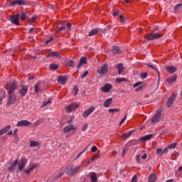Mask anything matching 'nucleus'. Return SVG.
I'll list each match as a JSON object with an SVG mask.
<instances>
[{"mask_svg": "<svg viewBox=\"0 0 182 182\" xmlns=\"http://www.w3.org/2000/svg\"><path fill=\"white\" fill-rule=\"evenodd\" d=\"M16 90V82L13 81L12 84L9 86L8 89V93L9 95V102H7L8 105H14V102L16 100L15 97V90Z\"/></svg>", "mask_w": 182, "mask_h": 182, "instance_id": "obj_1", "label": "nucleus"}, {"mask_svg": "<svg viewBox=\"0 0 182 182\" xmlns=\"http://www.w3.org/2000/svg\"><path fill=\"white\" fill-rule=\"evenodd\" d=\"M80 168H82V164L77 165L76 166H73V165H70L66 168L68 176H73L75 174H77L79 171H80Z\"/></svg>", "mask_w": 182, "mask_h": 182, "instance_id": "obj_2", "label": "nucleus"}, {"mask_svg": "<svg viewBox=\"0 0 182 182\" xmlns=\"http://www.w3.org/2000/svg\"><path fill=\"white\" fill-rule=\"evenodd\" d=\"M163 112V107H160L159 109L156 111L154 117L151 119V123L155 124V123H159V122H161V113Z\"/></svg>", "mask_w": 182, "mask_h": 182, "instance_id": "obj_3", "label": "nucleus"}, {"mask_svg": "<svg viewBox=\"0 0 182 182\" xmlns=\"http://www.w3.org/2000/svg\"><path fill=\"white\" fill-rule=\"evenodd\" d=\"M163 35L159 33H151L149 34H146L145 36V38L148 39L149 41H156L157 39H160Z\"/></svg>", "mask_w": 182, "mask_h": 182, "instance_id": "obj_4", "label": "nucleus"}, {"mask_svg": "<svg viewBox=\"0 0 182 182\" xmlns=\"http://www.w3.org/2000/svg\"><path fill=\"white\" fill-rule=\"evenodd\" d=\"M107 72H109V65H107V63L103 64V65L97 70L98 75H105Z\"/></svg>", "mask_w": 182, "mask_h": 182, "instance_id": "obj_5", "label": "nucleus"}, {"mask_svg": "<svg viewBox=\"0 0 182 182\" xmlns=\"http://www.w3.org/2000/svg\"><path fill=\"white\" fill-rule=\"evenodd\" d=\"M28 164V159L26 158H22L18 162V170L19 171H22L23 168L26 166Z\"/></svg>", "mask_w": 182, "mask_h": 182, "instance_id": "obj_6", "label": "nucleus"}, {"mask_svg": "<svg viewBox=\"0 0 182 182\" xmlns=\"http://www.w3.org/2000/svg\"><path fill=\"white\" fill-rule=\"evenodd\" d=\"M19 16H21L19 14L16 15H12L10 17V22H11L13 25H19Z\"/></svg>", "mask_w": 182, "mask_h": 182, "instance_id": "obj_7", "label": "nucleus"}, {"mask_svg": "<svg viewBox=\"0 0 182 182\" xmlns=\"http://www.w3.org/2000/svg\"><path fill=\"white\" fill-rule=\"evenodd\" d=\"M77 107H79V104L73 103L70 104L69 106L66 107L65 109L67 110V112L70 113L71 112H75V110H76Z\"/></svg>", "mask_w": 182, "mask_h": 182, "instance_id": "obj_8", "label": "nucleus"}, {"mask_svg": "<svg viewBox=\"0 0 182 182\" xmlns=\"http://www.w3.org/2000/svg\"><path fill=\"white\" fill-rule=\"evenodd\" d=\"M95 107H91L88 109L85 110L82 113V117H84V119H86V117L90 116V114H92V113L95 112Z\"/></svg>", "mask_w": 182, "mask_h": 182, "instance_id": "obj_9", "label": "nucleus"}, {"mask_svg": "<svg viewBox=\"0 0 182 182\" xmlns=\"http://www.w3.org/2000/svg\"><path fill=\"white\" fill-rule=\"evenodd\" d=\"M11 6H15V5H18L19 6L22 5H26V1L25 0H14L11 2Z\"/></svg>", "mask_w": 182, "mask_h": 182, "instance_id": "obj_10", "label": "nucleus"}, {"mask_svg": "<svg viewBox=\"0 0 182 182\" xmlns=\"http://www.w3.org/2000/svg\"><path fill=\"white\" fill-rule=\"evenodd\" d=\"M31 123L28 120H21L17 123V127H26V126H31Z\"/></svg>", "mask_w": 182, "mask_h": 182, "instance_id": "obj_11", "label": "nucleus"}, {"mask_svg": "<svg viewBox=\"0 0 182 182\" xmlns=\"http://www.w3.org/2000/svg\"><path fill=\"white\" fill-rule=\"evenodd\" d=\"M68 81V77L64 75H59L57 78V82L60 85H66V82Z\"/></svg>", "mask_w": 182, "mask_h": 182, "instance_id": "obj_12", "label": "nucleus"}, {"mask_svg": "<svg viewBox=\"0 0 182 182\" xmlns=\"http://www.w3.org/2000/svg\"><path fill=\"white\" fill-rule=\"evenodd\" d=\"M177 95H176V93H173L168 99V101L166 102V106L167 107H170V106H171V105H173V103H174V101L176 100V97Z\"/></svg>", "mask_w": 182, "mask_h": 182, "instance_id": "obj_13", "label": "nucleus"}, {"mask_svg": "<svg viewBox=\"0 0 182 182\" xmlns=\"http://www.w3.org/2000/svg\"><path fill=\"white\" fill-rule=\"evenodd\" d=\"M168 153V148H165L164 150L161 148L156 149V154L159 157H163V154Z\"/></svg>", "mask_w": 182, "mask_h": 182, "instance_id": "obj_14", "label": "nucleus"}, {"mask_svg": "<svg viewBox=\"0 0 182 182\" xmlns=\"http://www.w3.org/2000/svg\"><path fill=\"white\" fill-rule=\"evenodd\" d=\"M46 58H58V59H60L62 56L60 55V53L59 52L55 51L46 55Z\"/></svg>", "mask_w": 182, "mask_h": 182, "instance_id": "obj_15", "label": "nucleus"}, {"mask_svg": "<svg viewBox=\"0 0 182 182\" xmlns=\"http://www.w3.org/2000/svg\"><path fill=\"white\" fill-rule=\"evenodd\" d=\"M76 129H77V127H76L73 125H68L64 127L63 133H69V132H72V130H74V131L76 130Z\"/></svg>", "mask_w": 182, "mask_h": 182, "instance_id": "obj_16", "label": "nucleus"}, {"mask_svg": "<svg viewBox=\"0 0 182 182\" xmlns=\"http://www.w3.org/2000/svg\"><path fill=\"white\" fill-rule=\"evenodd\" d=\"M87 63V58L81 57L79 64L77 65V69H80L82 68V65H86Z\"/></svg>", "mask_w": 182, "mask_h": 182, "instance_id": "obj_17", "label": "nucleus"}, {"mask_svg": "<svg viewBox=\"0 0 182 182\" xmlns=\"http://www.w3.org/2000/svg\"><path fill=\"white\" fill-rule=\"evenodd\" d=\"M19 161L18 159L14 160V163L9 167L10 171H14L18 167V163Z\"/></svg>", "mask_w": 182, "mask_h": 182, "instance_id": "obj_18", "label": "nucleus"}, {"mask_svg": "<svg viewBox=\"0 0 182 182\" xmlns=\"http://www.w3.org/2000/svg\"><path fill=\"white\" fill-rule=\"evenodd\" d=\"M19 92L21 96H25L26 93H28V86L22 85L21 89L19 90Z\"/></svg>", "mask_w": 182, "mask_h": 182, "instance_id": "obj_19", "label": "nucleus"}, {"mask_svg": "<svg viewBox=\"0 0 182 182\" xmlns=\"http://www.w3.org/2000/svg\"><path fill=\"white\" fill-rule=\"evenodd\" d=\"M111 89L112 85L106 84L104 87H102L101 90L102 92H104V93H107V92H109Z\"/></svg>", "mask_w": 182, "mask_h": 182, "instance_id": "obj_20", "label": "nucleus"}, {"mask_svg": "<svg viewBox=\"0 0 182 182\" xmlns=\"http://www.w3.org/2000/svg\"><path fill=\"white\" fill-rule=\"evenodd\" d=\"M166 69L168 73H176L177 72V68L174 66H167Z\"/></svg>", "mask_w": 182, "mask_h": 182, "instance_id": "obj_21", "label": "nucleus"}, {"mask_svg": "<svg viewBox=\"0 0 182 182\" xmlns=\"http://www.w3.org/2000/svg\"><path fill=\"white\" fill-rule=\"evenodd\" d=\"M9 130H11V125H7L6 127L2 128L1 129H0V136H2V134L5 133H8Z\"/></svg>", "mask_w": 182, "mask_h": 182, "instance_id": "obj_22", "label": "nucleus"}, {"mask_svg": "<svg viewBox=\"0 0 182 182\" xmlns=\"http://www.w3.org/2000/svg\"><path fill=\"white\" fill-rule=\"evenodd\" d=\"M112 54L113 55H117V53H121L122 52L120 51V48L117 46H114L112 48Z\"/></svg>", "mask_w": 182, "mask_h": 182, "instance_id": "obj_23", "label": "nucleus"}, {"mask_svg": "<svg viewBox=\"0 0 182 182\" xmlns=\"http://www.w3.org/2000/svg\"><path fill=\"white\" fill-rule=\"evenodd\" d=\"M117 68L118 69V74L119 75H122V73H123V70H124V69H125V68L123 67L122 63H119L117 65Z\"/></svg>", "mask_w": 182, "mask_h": 182, "instance_id": "obj_24", "label": "nucleus"}, {"mask_svg": "<svg viewBox=\"0 0 182 182\" xmlns=\"http://www.w3.org/2000/svg\"><path fill=\"white\" fill-rule=\"evenodd\" d=\"M151 137H153V134H148V135L141 136L140 138V140H141L142 141H147V140H150V139H151Z\"/></svg>", "mask_w": 182, "mask_h": 182, "instance_id": "obj_25", "label": "nucleus"}, {"mask_svg": "<svg viewBox=\"0 0 182 182\" xmlns=\"http://www.w3.org/2000/svg\"><path fill=\"white\" fill-rule=\"evenodd\" d=\"M90 178L92 180V182H97V176H96V173L91 172L90 173Z\"/></svg>", "mask_w": 182, "mask_h": 182, "instance_id": "obj_26", "label": "nucleus"}, {"mask_svg": "<svg viewBox=\"0 0 182 182\" xmlns=\"http://www.w3.org/2000/svg\"><path fill=\"white\" fill-rule=\"evenodd\" d=\"M112 102H113V99H112V98L107 99L105 100V102H104V107H109V106H110V105H112Z\"/></svg>", "mask_w": 182, "mask_h": 182, "instance_id": "obj_27", "label": "nucleus"}, {"mask_svg": "<svg viewBox=\"0 0 182 182\" xmlns=\"http://www.w3.org/2000/svg\"><path fill=\"white\" fill-rule=\"evenodd\" d=\"M176 80H177L176 75H173L172 77H170L168 79H166V82H168L170 84L173 83V82H176Z\"/></svg>", "mask_w": 182, "mask_h": 182, "instance_id": "obj_28", "label": "nucleus"}, {"mask_svg": "<svg viewBox=\"0 0 182 182\" xmlns=\"http://www.w3.org/2000/svg\"><path fill=\"white\" fill-rule=\"evenodd\" d=\"M99 33V29L94 28L89 32L88 36H95V35H96V33Z\"/></svg>", "mask_w": 182, "mask_h": 182, "instance_id": "obj_29", "label": "nucleus"}, {"mask_svg": "<svg viewBox=\"0 0 182 182\" xmlns=\"http://www.w3.org/2000/svg\"><path fill=\"white\" fill-rule=\"evenodd\" d=\"M134 132V131H129L127 133L123 134L122 139H129V137H130V136H132V134H133Z\"/></svg>", "mask_w": 182, "mask_h": 182, "instance_id": "obj_30", "label": "nucleus"}, {"mask_svg": "<svg viewBox=\"0 0 182 182\" xmlns=\"http://www.w3.org/2000/svg\"><path fill=\"white\" fill-rule=\"evenodd\" d=\"M66 29V26H57L55 28V32L56 33H59V32H62V31Z\"/></svg>", "mask_w": 182, "mask_h": 182, "instance_id": "obj_31", "label": "nucleus"}, {"mask_svg": "<svg viewBox=\"0 0 182 182\" xmlns=\"http://www.w3.org/2000/svg\"><path fill=\"white\" fill-rule=\"evenodd\" d=\"M6 92L4 90L0 91V105L2 103V100H4V97H5Z\"/></svg>", "mask_w": 182, "mask_h": 182, "instance_id": "obj_32", "label": "nucleus"}, {"mask_svg": "<svg viewBox=\"0 0 182 182\" xmlns=\"http://www.w3.org/2000/svg\"><path fill=\"white\" fill-rule=\"evenodd\" d=\"M39 146V142L36 141H30V147H38Z\"/></svg>", "mask_w": 182, "mask_h": 182, "instance_id": "obj_33", "label": "nucleus"}, {"mask_svg": "<svg viewBox=\"0 0 182 182\" xmlns=\"http://www.w3.org/2000/svg\"><path fill=\"white\" fill-rule=\"evenodd\" d=\"M156 174L154 173H151L149 176V182H156Z\"/></svg>", "mask_w": 182, "mask_h": 182, "instance_id": "obj_34", "label": "nucleus"}, {"mask_svg": "<svg viewBox=\"0 0 182 182\" xmlns=\"http://www.w3.org/2000/svg\"><path fill=\"white\" fill-rule=\"evenodd\" d=\"M50 70H58V69H59V65L57 64H50Z\"/></svg>", "mask_w": 182, "mask_h": 182, "instance_id": "obj_35", "label": "nucleus"}, {"mask_svg": "<svg viewBox=\"0 0 182 182\" xmlns=\"http://www.w3.org/2000/svg\"><path fill=\"white\" fill-rule=\"evenodd\" d=\"M38 18V16L35 15L30 20H28V25H32L35 21H36V18Z\"/></svg>", "mask_w": 182, "mask_h": 182, "instance_id": "obj_36", "label": "nucleus"}, {"mask_svg": "<svg viewBox=\"0 0 182 182\" xmlns=\"http://www.w3.org/2000/svg\"><path fill=\"white\" fill-rule=\"evenodd\" d=\"M41 86V82H38L35 86H34V92L35 93H39L40 88L39 87Z\"/></svg>", "mask_w": 182, "mask_h": 182, "instance_id": "obj_37", "label": "nucleus"}, {"mask_svg": "<svg viewBox=\"0 0 182 182\" xmlns=\"http://www.w3.org/2000/svg\"><path fill=\"white\" fill-rule=\"evenodd\" d=\"M127 79H126L125 77L116 78L117 83H122V82H127Z\"/></svg>", "mask_w": 182, "mask_h": 182, "instance_id": "obj_38", "label": "nucleus"}, {"mask_svg": "<svg viewBox=\"0 0 182 182\" xmlns=\"http://www.w3.org/2000/svg\"><path fill=\"white\" fill-rule=\"evenodd\" d=\"M120 109L119 108H111L108 110L109 113H117V112H119Z\"/></svg>", "mask_w": 182, "mask_h": 182, "instance_id": "obj_39", "label": "nucleus"}, {"mask_svg": "<svg viewBox=\"0 0 182 182\" xmlns=\"http://www.w3.org/2000/svg\"><path fill=\"white\" fill-rule=\"evenodd\" d=\"M176 147H177V143H176V142L173 143V144H169V145L166 147V149H168H168H176Z\"/></svg>", "mask_w": 182, "mask_h": 182, "instance_id": "obj_40", "label": "nucleus"}, {"mask_svg": "<svg viewBox=\"0 0 182 182\" xmlns=\"http://www.w3.org/2000/svg\"><path fill=\"white\" fill-rule=\"evenodd\" d=\"M78 92H79V88H77V86H75L73 90V94L74 95V96H76Z\"/></svg>", "mask_w": 182, "mask_h": 182, "instance_id": "obj_41", "label": "nucleus"}, {"mask_svg": "<svg viewBox=\"0 0 182 182\" xmlns=\"http://www.w3.org/2000/svg\"><path fill=\"white\" fill-rule=\"evenodd\" d=\"M67 65L70 68H73V66H75V61L70 60L69 61H68Z\"/></svg>", "mask_w": 182, "mask_h": 182, "instance_id": "obj_42", "label": "nucleus"}, {"mask_svg": "<svg viewBox=\"0 0 182 182\" xmlns=\"http://www.w3.org/2000/svg\"><path fill=\"white\" fill-rule=\"evenodd\" d=\"M86 150H87V148H85L82 151H81L75 159V160H77V159H80V156H82V154H84L85 151H86Z\"/></svg>", "mask_w": 182, "mask_h": 182, "instance_id": "obj_43", "label": "nucleus"}, {"mask_svg": "<svg viewBox=\"0 0 182 182\" xmlns=\"http://www.w3.org/2000/svg\"><path fill=\"white\" fill-rule=\"evenodd\" d=\"M146 66H148V68H151V69H154V70H156V72H157L158 75L159 74V70L156 68V67H154V65H151V64H146Z\"/></svg>", "mask_w": 182, "mask_h": 182, "instance_id": "obj_44", "label": "nucleus"}, {"mask_svg": "<svg viewBox=\"0 0 182 182\" xmlns=\"http://www.w3.org/2000/svg\"><path fill=\"white\" fill-rule=\"evenodd\" d=\"M28 13H21V21H25V19H26V15H27Z\"/></svg>", "mask_w": 182, "mask_h": 182, "instance_id": "obj_45", "label": "nucleus"}, {"mask_svg": "<svg viewBox=\"0 0 182 182\" xmlns=\"http://www.w3.org/2000/svg\"><path fill=\"white\" fill-rule=\"evenodd\" d=\"M182 6V4H178L175 6L174 7V11L175 12H177V11H178V9L181 8Z\"/></svg>", "mask_w": 182, "mask_h": 182, "instance_id": "obj_46", "label": "nucleus"}, {"mask_svg": "<svg viewBox=\"0 0 182 182\" xmlns=\"http://www.w3.org/2000/svg\"><path fill=\"white\" fill-rule=\"evenodd\" d=\"M89 75V71H85L81 76L80 78L81 79H85V77H86V76H87Z\"/></svg>", "mask_w": 182, "mask_h": 182, "instance_id": "obj_47", "label": "nucleus"}, {"mask_svg": "<svg viewBox=\"0 0 182 182\" xmlns=\"http://www.w3.org/2000/svg\"><path fill=\"white\" fill-rule=\"evenodd\" d=\"M120 14V10H114L113 16H118Z\"/></svg>", "mask_w": 182, "mask_h": 182, "instance_id": "obj_48", "label": "nucleus"}, {"mask_svg": "<svg viewBox=\"0 0 182 182\" xmlns=\"http://www.w3.org/2000/svg\"><path fill=\"white\" fill-rule=\"evenodd\" d=\"M87 127H89V124H85L82 128V132H86V130H87Z\"/></svg>", "mask_w": 182, "mask_h": 182, "instance_id": "obj_49", "label": "nucleus"}, {"mask_svg": "<svg viewBox=\"0 0 182 182\" xmlns=\"http://www.w3.org/2000/svg\"><path fill=\"white\" fill-rule=\"evenodd\" d=\"M29 167L32 169L34 170V168H36L38 167V164H32L31 165L29 166Z\"/></svg>", "mask_w": 182, "mask_h": 182, "instance_id": "obj_50", "label": "nucleus"}, {"mask_svg": "<svg viewBox=\"0 0 182 182\" xmlns=\"http://www.w3.org/2000/svg\"><path fill=\"white\" fill-rule=\"evenodd\" d=\"M62 176H63V173L60 172L58 175H56L55 176V180H58V178H60V177H62Z\"/></svg>", "mask_w": 182, "mask_h": 182, "instance_id": "obj_51", "label": "nucleus"}, {"mask_svg": "<svg viewBox=\"0 0 182 182\" xmlns=\"http://www.w3.org/2000/svg\"><path fill=\"white\" fill-rule=\"evenodd\" d=\"M97 151V146H93L91 148V151H92V153H96Z\"/></svg>", "mask_w": 182, "mask_h": 182, "instance_id": "obj_52", "label": "nucleus"}, {"mask_svg": "<svg viewBox=\"0 0 182 182\" xmlns=\"http://www.w3.org/2000/svg\"><path fill=\"white\" fill-rule=\"evenodd\" d=\"M127 117V115H125L124 117L120 121L119 126H122V124H123V123H124V122H126Z\"/></svg>", "mask_w": 182, "mask_h": 182, "instance_id": "obj_53", "label": "nucleus"}, {"mask_svg": "<svg viewBox=\"0 0 182 182\" xmlns=\"http://www.w3.org/2000/svg\"><path fill=\"white\" fill-rule=\"evenodd\" d=\"M141 79H146V77H147V73H141Z\"/></svg>", "mask_w": 182, "mask_h": 182, "instance_id": "obj_54", "label": "nucleus"}, {"mask_svg": "<svg viewBox=\"0 0 182 182\" xmlns=\"http://www.w3.org/2000/svg\"><path fill=\"white\" fill-rule=\"evenodd\" d=\"M140 85H143V82L139 81V82H136V83L134 85V87H138V86H140Z\"/></svg>", "mask_w": 182, "mask_h": 182, "instance_id": "obj_55", "label": "nucleus"}, {"mask_svg": "<svg viewBox=\"0 0 182 182\" xmlns=\"http://www.w3.org/2000/svg\"><path fill=\"white\" fill-rule=\"evenodd\" d=\"M52 41H53V37L51 36L50 38L46 41V45H48L50 42H52Z\"/></svg>", "mask_w": 182, "mask_h": 182, "instance_id": "obj_56", "label": "nucleus"}, {"mask_svg": "<svg viewBox=\"0 0 182 182\" xmlns=\"http://www.w3.org/2000/svg\"><path fill=\"white\" fill-rule=\"evenodd\" d=\"M131 182H137V175H134L132 177V179Z\"/></svg>", "mask_w": 182, "mask_h": 182, "instance_id": "obj_57", "label": "nucleus"}, {"mask_svg": "<svg viewBox=\"0 0 182 182\" xmlns=\"http://www.w3.org/2000/svg\"><path fill=\"white\" fill-rule=\"evenodd\" d=\"M49 104H50V100H48L47 101H44L43 104V106H47V105H49Z\"/></svg>", "mask_w": 182, "mask_h": 182, "instance_id": "obj_58", "label": "nucleus"}, {"mask_svg": "<svg viewBox=\"0 0 182 182\" xmlns=\"http://www.w3.org/2000/svg\"><path fill=\"white\" fill-rule=\"evenodd\" d=\"M159 31V27H154L151 30V33H154V32H157Z\"/></svg>", "mask_w": 182, "mask_h": 182, "instance_id": "obj_59", "label": "nucleus"}, {"mask_svg": "<svg viewBox=\"0 0 182 182\" xmlns=\"http://www.w3.org/2000/svg\"><path fill=\"white\" fill-rule=\"evenodd\" d=\"M32 169L29 167L28 169L25 171L26 174H31Z\"/></svg>", "mask_w": 182, "mask_h": 182, "instance_id": "obj_60", "label": "nucleus"}, {"mask_svg": "<svg viewBox=\"0 0 182 182\" xmlns=\"http://www.w3.org/2000/svg\"><path fill=\"white\" fill-rule=\"evenodd\" d=\"M141 89H143V85L139 86V87L135 89L136 92H140V90H141Z\"/></svg>", "mask_w": 182, "mask_h": 182, "instance_id": "obj_61", "label": "nucleus"}, {"mask_svg": "<svg viewBox=\"0 0 182 182\" xmlns=\"http://www.w3.org/2000/svg\"><path fill=\"white\" fill-rule=\"evenodd\" d=\"M119 18H120L121 20H122V22L126 21V17H124V16L121 15V16H119Z\"/></svg>", "mask_w": 182, "mask_h": 182, "instance_id": "obj_62", "label": "nucleus"}, {"mask_svg": "<svg viewBox=\"0 0 182 182\" xmlns=\"http://www.w3.org/2000/svg\"><path fill=\"white\" fill-rule=\"evenodd\" d=\"M142 160H146L147 159V154H144L141 156Z\"/></svg>", "mask_w": 182, "mask_h": 182, "instance_id": "obj_63", "label": "nucleus"}, {"mask_svg": "<svg viewBox=\"0 0 182 182\" xmlns=\"http://www.w3.org/2000/svg\"><path fill=\"white\" fill-rule=\"evenodd\" d=\"M68 124L72 125V123H73V119H71L67 122Z\"/></svg>", "mask_w": 182, "mask_h": 182, "instance_id": "obj_64", "label": "nucleus"}]
</instances>
